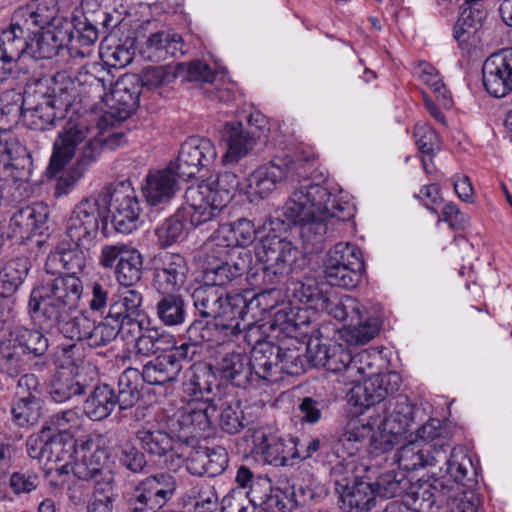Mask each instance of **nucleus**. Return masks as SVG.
Here are the masks:
<instances>
[{
    "mask_svg": "<svg viewBox=\"0 0 512 512\" xmlns=\"http://www.w3.org/2000/svg\"><path fill=\"white\" fill-rule=\"evenodd\" d=\"M347 209L348 203L337 200L328 188L318 183L300 185L291 193L281 214L270 216L264 224L268 232L260 238L256 250L258 260L277 267L285 265L286 272L291 273L298 249L287 240L288 230L299 226L304 249L319 253L332 221L350 217Z\"/></svg>",
    "mask_w": 512,
    "mask_h": 512,
    "instance_id": "f257e3e1",
    "label": "nucleus"
},
{
    "mask_svg": "<svg viewBox=\"0 0 512 512\" xmlns=\"http://www.w3.org/2000/svg\"><path fill=\"white\" fill-rule=\"evenodd\" d=\"M125 16V7L118 0H82L71 22L42 33L32 31L28 58L51 59L68 44L74 56L89 57L99 37L110 34Z\"/></svg>",
    "mask_w": 512,
    "mask_h": 512,
    "instance_id": "f03ea898",
    "label": "nucleus"
},
{
    "mask_svg": "<svg viewBox=\"0 0 512 512\" xmlns=\"http://www.w3.org/2000/svg\"><path fill=\"white\" fill-rule=\"evenodd\" d=\"M82 280L73 274H47L32 289L28 310L38 326L77 309L83 294Z\"/></svg>",
    "mask_w": 512,
    "mask_h": 512,
    "instance_id": "7ed1b4c3",
    "label": "nucleus"
},
{
    "mask_svg": "<svg viewBox=\"0 0 512 512\" xmlns=\"http://www.w3.org/2000/svg\"><path fill=\"white\" fill-rule=\"evenodd\" d=\"M89 133L90 129L86 125L73 124L71 121L58 133L48 165V172L52 176L61 172L76 156V162L68 172V185H74L83 177L89 166L97 160L103 147L102 141L95 136H89Z\"/></svg>",
    "mask_w": 512,
    "mask_h": 512,
    "instance_id": "20e7f679",
    "label": "nucleus"
},
{
    "mask_svg": "<svg viewBox=\"0 0 512 512\" xmlns=\"http://www.w3.org/2000/svg\"><path fill=\"white\" fill-rule=\"evenodd\" d=\"M308 300L315 309L346 323L343 337L349 344H366L379 332L378 318L369 316L366 308L352 296L318 292L310 295Z\"/></svg>",
    "mask_w": 512,
    "mask_h": 512,
    "instance_id": "39448f33",
    "label": "nucleus"
},
{
    "mask_svg": "<svg viewBox=\"0 0 512 512\" xmlns=\"http://www.w3.org/2000/svg\"><path fill=\"white\" fill-rule=\"evenodd\" d=\"M184 198L185 206L180 209L195 228L207 226L206 229H214L219 226L218 217L229 203L228 194L224 189L215 191L206 181L188 187Z\"/></svg>",
    "mask_w": 512,
    "mask_h": 512,
    "instance_id": "423d86ee",
    "label": "nucleus"
},
{
    "mask_svg": "<svg viewBox=\"0 0 512 512\" xmlns=\"http://www.w3.org/2000/svg\"><path fill=\"white\" fill-rule=\"evenodd\" d=\"M102 199L111 214V224L115 231L129 234L137 229L141 207L129 182L105 186L102 188Z\"/></svg>",
    "mask_w": 512,
    "mask_h": 512,
    "instance_id": "0eeeda50",
    "label": "nucleus"
},
{
    "mask_svg": "<svg viewBox=\"0 0 512 512\" xmlns=\"http://www.w3.org/2000/svg\"><path fill=\"white\" fill-rule=\"evenodd\" d=\"M35 97V116L39 117L37 131H46L56 127L57 122L65 118L69 107L75 99L74 83L68 81L55 87L37 86L32 90Z\"/></svg>",
    "mask_w": 512,
    "mask_h": 512,
    "instance_id": "6e6552de",
    "label": "nucleus"
},
{
    "mask_svg": "<svg viewBox=\"0 0 512 512\" xmlns=\"http://www.w3.org/2000/svg\"><path fill=\"white\" fill-rule=\"evenodd\" d=\"M366 368L364 382L354 385L346 394L348 402L364 408L380 404L388 395L397 392L401 384V377L396 372L378 374L373 370L371 362H367Z\"/></svg>",
    "mask_w": 512,
    "mask_h": 512,
    "instance_id": "1a4fd4ad",
    "label": "nucleus"
},
{
    "mask_svg": "<svg viewBox=\"0 0 512 512\" xmlns=\"http://www.w3.org/2000/svg\"><path fill=\"white\" fill-rule=\"evenodd\" d=\"M216 156V148L210 139L193 136L181 145L177 159L170 165L180 179L187 181L211 165Z\"/></svg>",
    "mask_w": 512,
    "mask_h": 512,
    "instance_id": "9d476101",
    "label": "nucleus"
},
{
    "mask_svg": "<svg viewBox=\"0 0 512 512\" xmlns=\"http://www.w3.org/2000/svg\"><path fill=\"white\" fill-rule=\"evenodd\" d=\"M135 438L142 450L157 458L169 456L181 459L189 449L187 446L188 436L183 441L181 437H174L165 429L150 422L136 431Z\"/></svg>",
    "mask_w": 512,
    "mask_h": 512,
    "instance_id": "9b49d317",
    "label": "nucleus"
},
{
    "mask_svg": "<svg viewBox=\"0 0 512 512\" xmlns=\"http://www.w3.org/2000/svg\"><path fill=\"white\" fill-rule=\"evenodd\" d=\"M248 190L252 196L267 198L282 182H299L294 167L284 159L276 158L268 164L254 170L247 179Z\"/></svg>",
    "mask_w": 512,
    "mask_h": 512,
    "instance_id": "f8f14e48",
    "label": "nucleus"
},
{
    "mask_svg": "<svg viewBox=\"0 0 512 512\" xmlns=\"http://www.w3.org/2000/svg\"><path fill=\"white\" fill-rule=\"evenodd\" d=\"M33 35L29 27L19 22H12L0 33V70L9 76L17 63L28 58L29 43Z\"/></svg>",
    "mask_w": 512,
    "mask_h": 512,
    "instance_id": "ddd939ff",
    "label": "nucleus"
},
{
    "mask_svg": "<svg viewBox=\"0 0 512 512\" xmlns=\"http://www.w3.org/2000/svg\"><path fill=\"white\" fill-rule=\"evenodd\" d=\"M49 208L43 202L19 208L9 221L7 237L18 242L42 235L48 230Z\"/></svg>",
    "mask_w": 512,
    "mask_h": 512,
    "instance_id": "4468645a",
    "label": "nucleus"
},
{
    "mask_svg": "<svg viewBox=\"0 0 512 512\" xmlns=\"http://www.w3.org/2000/svg\"><path fill=\"white\" fill-rule=\"evenodd\" d=\"M483 85L496 98L512 91V48L491 54L482 67Z\"/></svg>",
    "mask_w": 512,
    "mask_h": 512,
    "instance_id": "2eb2a0df",
    "label": "nucleus"
},
{
    "mask_svg": "<svg viewBox=\"0 0 512 512\" xmlns=\"http://www.w3.org/2000/svg\"><path fill=\"white\" fill-rule=\"evenodd\" d=\"M370 355L367 352L352 355L341 345L334 346L326 359L325 370L337 376V381L345 385L360 384L363 374L367 373V362Z\"/></svg>",
    "mask_w": 512,
    "mask_h": 512,
    "instance_id": "dca6fc26",
    "label": "nucleus"
},
{
    "mask_svg": "<svg viewBox=\"0 0 512 512\" xmlns=\"http://www.w3.org/2000/svg\"><path fill=\"white\" fill-rule=\"evenodd\" d=\"M154 265V284L158 292H174L185 284L189 268L182 255L160 253Z\"/></svg>",
    "mask_w": 512,
    "mask_h": 512,
    "instance_id": "f3484780",
    "label": "nucleus"
},
{
    "mask_svg": "<svg viewBox=\"0 0 512 512\" xmlns=\"http://www.w3.org/2000/svg\"><path fill=\"white\" fill-rule=\"evenodd\" d=\"M31 90L24 94L15 90H6L0 93V120L7 119L10 123H23L32 130L37 131L39 117L35 116L36 105Z\"/></svg>",
    "mask_w": 512,
    "mask_h": 512,
    "instance_id": "a211bd4d",
    "label": "nucleus"
},
{
    "mask_svg": "<svg viewBox=\"0 0 512 512\" xmlns=\"http://www.w3.org/2000/svg\"><path fill=\"white\" fill-rule=\"evenodd\" d=\"M85 443L81 444V452L85 450ZM80 450L77 448V441L68 431H55L51 428L49 434L47 465L48 470L55 471L60 475L69 474Z\"/></svg>",
    "mask_w": 512,
    "mask_h": 512,
    "instance_id": "6ab92c4d",
    "label": "nucleus"
},
{
    "mask_svg": "<svg viewBox=\"0 0 512 512\" xmlns=\"http://www.w3.org/2000/svg\"><path fill=\"white\" fill-rule=\"evenodd\" d=\"M245 307V298H236V302H233L231 308L213 318L217 328L218 342L231 340L247 329L245 337L251 344L252 338L259 334V326H255L251 322L245 323L247 316Z\"/></svg>",
    "mask_w": 512,
    "mask_h": 512,
    "instance_id": "aec40b11",
    "label": "nucleus"
},
{
    "mask_svg": "<svg viewBox=\"0 0 512 512\" xmlns=\"http://www.w3.org/2000/svg\"><path fill=\"white\" fill-rule=\"evenodd\" d=\"M178 179L180 178L170 164L164 169L150 171L142 186L147 204L158 207L169 203L179 189Z\"/></svg>",
    "mask_w": 512,
    "mask_h": 512,
    "instance_id": "412c9836",
    "label": "nucleus"
},
{
    "mask_svg": "<svg viewBox=\"0 0 512 512\" xmlns=\"http://www.w3.org/2000/svg\"><path fill=\"white\" fill-rule=\"evenodd\" d=\"M250 362L247 353L232 351L220 357L213 367L221 379L235 387L247 389L256 384V376L253 374Z\"/></svg>",
    "mask_w": 512,
    "mask_h": 512,
    "instance_id": "4be33fe9",
    "label": "nucleus"
},
{
    "mask_svg": "<svg viewBox=\"0 0 512 512\" xmlns=\"http://www.w3.org/2000/svg\"><path fill=\"white\" fill-rule=\"evenodd\" d=\"M32 173V156L23 145L16 146V151L0 166V175L3 180L23 190L20 198L29 197L32 192L30 185Z\"/></svg>",
    "mask_w": 512,
    "mask_h": 512,
    "instance_id": "5701e85b",
    "label": "nucleus"
},
{
    "mask_svg": "<svg viewBox=\"0 0 512 512\" xmlns=\"http://www.w3.org/2000/svg\"><path fill=\"white\" fill-rule=\"evenodd\" d=\"M89 251V248L79 247L62 239L47 257L46 274H57L62 268L69 271L68 274L76 276L86 267Z\"/></svg>",
    "mask_w": 512,
    "mask_h": 512,
    "instance_id": "b1692460",
    "label": "nucleus"
},
{
    "mask_svg": "<svg viewBox=\"0 0 512 512\" xmlns=\"http://www.w3.org/2000/svg\"><path fill=\"white\" fill-rule=\"evenodd\" d=\"M318 292L323 293L322 291L315 290L305 295L309 307L293 306L289 302L280 304L273 314V325L288 334L295 333L296 336H294V338L297 336L306 337L309 332V326L312 323L311 316L315 314L311 311V308L315 311H319L314 308L313 303L310 302L308 298L310 295Z\"/></svg>",
    "mask_w": 512,
    "mask_h": 512,
    "instance_id": "393cba45",
    "label": "nucleus"
},
{
    "mask_svg": "<svg viewBox=\"0 0 512 512\" xmlns=\"http://www.w3.org/2000/svg\"><path fill=\"white\" fill-rule=\"evenodd\" d=\"M251 344L253 348L249 358L253 374L256 376V384L260 379L269 382L281 380V376H278V361L281 351L278 349V345L256 336L252 338Z\"/></svg>",
    "mask_w": 512,
    "mask_h": 512,
    "instance_id": "a878e982",
    "label": "nucleus"
},
{
    "mask_svg": "<svg viewBox=\"0 0 512 512\" xmlns=\"http://www.w3.org/2000/svg\"><path fill=\"white\" fill-rule=\"evenodd\" d=\"M141 91L138 76L125 75L114 84L107 99L108 106L115 111L118 118L125 119L139 106Z\"/></svg>",
    "mask_w": 512,
    "mask_h": 512,
    "instance_id": "bb28decb",
    "label": "nucleus"
},
{
    "mask_svg": "<svg viewBox=\"0 0 512 512\" xmlns=\"http://www.w3.org/2000/svg\"><path fill=\"white\" fill-rule=\"evenodd\" d=\"M182 37L176 33L160 31L150 34L140 48L141 56L150 62L182 57L187 51Z\"/></svg>",
    "mask_w": 512,
    "mask_h": 512,
    "instance_id": "cd10ccee",
    "label": "nucleus"
},
{
    "mask_svg": "<svg viewBox=\"0 0 512 512\" xmlns=\"http://www.w3.org/2000/svg\"><path fill=\"white\" fill-rule=\"evenodd\" d=\"M371 480L356 478L351 484L336 483L343 512H368L376 506L377 498Z\"/></svg>",
    "mask_w": 512,
    "mask_h": 512,
    "instance_id": "c85d7f7f",
    "label": "nucleus"
},
{
    "mask_svg": "<svg viewBox=\"0 0 512 512\" xmlns=\"http://www.w3.org/2000/svg\"><path fill=\"white\" fill-rule=\"evenodd\" d=\"M236 298H245L241 294L230 295L226 288L201 284L192 293L193 304L203 318H214L232 307Z\"/></svg>",
    "mask_w": 512,
    "mask_h": 512,
    "instance_id": "c756f323",
    "label": "nucleus"
},
{
    "mask_svg": "<svg viewBox=\"0 0 512 512\" xmlns=\"http://www.w3.org/2000/svg\"><path fill=\"white\" fill-rule=\"evenodd\" d=\"M218 403L208 398L203 401H190L179 416L178 422L191 436L210 431L217 418Z\"/></svg>",
    "mask_w": 512,
    "mask_h": 512,
    "instance_id": "7c9ffc66",
    "label": "nucleus"
},
{
    "mask_svg": "<svg viewBox=\"0 0 512 512\" xmlns=\"http://www.w3.org/2000/svg\"><path fill=\"white\" fill-rule=\"evenodd\" d=\"M218 388L217 373L210 363H199L191 368V375L183 383L184 393L190 401H203L205 398L211 402H219L213 394V389Z\"/></svg>",
    "mask_w": 512,
    "mask_h": 512,
    "instance_id": "2f4dec72",
    "label": "nucleus"
},
{
    "mask_svg": "<svg viewBox=\"0 0 512 512\" xmlns=\"http://www.w3.org/2000/svg\"><path fill=\"white\" fill-rule=\"evenodd\" d=\"M252 442V451L261 455L266 463L275 467L288 465L291 452L288 439L258 429L252 434Z\"/></svg>",
    "mask_w": 512,
    "mask_h": 512,
    "instance_id": "473e14b6",
    "label": "nucleus"
},
{
    "mask_svg": "<svg viewBox=\"0 0 512 512\" xmlns=\"http://www.w3.org/2000/svg\"><path fill=\"white\" fill-rule=\"evenodd\" d=\"M222 138L227 143V151L222 159L224 166L239 162L256 143L255 131L244 128L241 123H226Z\"/></svg>",
    "mask_w": 512,
    "mask_h": 512,
    "instance_id": "72a5a7b5",
    "label": "nucleus"
},
{
    "mask_svg": "<svg viewBox=\"0 0 512 512\" xmlns=\"http://www.w3.org/2000/svg\"><path fill=\"white\" fill-rule=\"evenodd\" d=\"M487 16L482 0H465L460 7L458 20L453 28L454 39L463 45L469 43L471 38L482 27Z\"/></svg>",
    "mask_w": 512,
    "mask_h": 512,
    "instance_id": "f704fd0d",
    "label": "nucleus"
},
{
    "mask_svg": "<svg viewBox=\"0 0 512 512\" xmlns=\"http://www.w3.org/2000/svg\"><path fill=\"white\" fill-rule=\"evenodd\" d=\"M71 313L64 312V315L47 321L39 328L41 331L59 332L67 339L87 344L93 321L84 314L71 317Z\"/></svg>",
    "mask_w": 512,
    "mask_h": 512,
    "instance_id": "c9c22d12",
    "label": "nucleus"
},
{
    "mask_svg": "<svg viewBox=\"0 0 512 512\" xmlns=\"http://www.w3.org/2000/svg\"><path fill=\"white\" fill-rule=\"evenodd\" d=\"M176 478L166 472L150 475L141 480L135 488L141 492L154 507L161 509L176 492Z\"/></svg>",
    "mask_w": 512,
    "mask_h": 512,
    "instance_id": "e433bc0d",
    "label": "nucleus"
},
{
    "mask_svg": "<svg viewBox=\"0 0 512 512\" xmlns=\"http://www.w3.org/2000/svg\"><path fill=\"white\" fill-rule=\"evenodd\" d=\"M384 417L381 422L385 429L394 434H404L414 422V406L404 395L389 398L383 405Z\"/></svg>",
    "mask_w": 512,
    "mask_h": 512,
    "instance_id": "4c0bfd02",
    "label": "nucleus"
},
{
    "mask_svg": "<svg viewBox=\"0 0 512 512\" xmlns=\"http://www.w3.org/2000/svg\"><path fill=\"white\" fill-rule=\"evenodd\" d=\"M182 369V364L164 353L144 364L140 376L149 385H165L175 382Z\"/></svg>",
    "mask_w": 512,
    "mask_h": 512,
    "instance_id": "58836bf2",
    "label": "nucleus"
},
{
    "mask_svg": "<svg viewBox=\"0 0 512 512\" xmlns=\"http://www.w3.org/2000/svg\"><path fill=\"white\" fill-rule=\"evenodd\" d=\"M245 271V262L230 263L216 256H208L207 264L203 270V285L225 288Z\"/></svg>",
    "mask_w": 512,
    "mask_h": 512,
    "instance_id": "ea45409f",
    "label": "nucleus"
},
{
    "mask_svg": "<svg viewBox=\"0 0 512 512\" xmlns=\"http://www.w3.org/2000/svg\"><path fill=\"white\" fill-rule=\"evenodd\" d=\"M32 263L27 256H18L5 261L0 268V296H13L24 283Z\"/></svg>",
    "mask_w": 512,
    "mask_h": 512,
    "instance_id": "a19ab883",
    "label": "nucleus"
},
{
    "mask_svg": "<svg viewBox=\"0 0 512 512\" xmlns=\"http://www.w3.org/2000/svg\"><path fill=\"white\" fill-rule=\"evenodd\" d=\"M281 349L278 361V376L285 373L291 376L301 375L308 370V361L305 358V343L291 337L278 345Z\"/></svg>",
    "mask_w": 512,
    "mask_h": 512,
    "instance_id": "79ce46f5",
    "label": "nucleus"
},
{
    "mask_svg": "<svg viewBox=\"0 0 512 512\" xmlns=\"http://www.w3.org/2000/svg\"><path fill=\"white\" fill-rule=\"evenodd\" d=\"M402 470L414 471L439 461V452L433 454L429 449L422 447L419 441H409L400 447L392 458Z\"/></svg>",
    "mask_w": 512,
    "mask_h": 512,
    "instance_id": "37998d69",
    "label": "nucleus"
},
{
    "mask_svg": "<svg viewBox=\"0 0 512 512\" xmlns=\"http://www.w3.org/2000/svg\"><path fill=\"white\" fill-rule=\"evenodd\" d=\"M114 398L120 411L135 406L142 398V384L140 371L136 368H127L118 377Z\"/></svg>",
    "mask_w": 512,
    "mask_h": 512,
    "instance_id": "c03bdc74",
    "label": "nucleus"
},
{
    "mask_svg": "<svg viewBox=\"0 0 512 512\" xmlns=\"http://www.w3.org/2000/svg\"><path fill=\"white\" fill-rule=\"evenodd\" d=\"M160 299L155 305L159 321L168 327L182 325L187 317V303L185 298L174 292H159Z\"/></svg>",
    "mask_w": 512,
    "mask_h": 512,
    "instance_id": "a18cd8bd",
    "label": "nucleus"
},
{
    "mask_svg": "<svg viewBox=\"0 0 512 512\" xmlns=\"http://www.w3.org/2000/svg\"><path fill=\"white\" fill-rule=\"evenodd\" d=\"M102 190L95 195L82 199L72 210L70 217L97 229L102 225L105 232L107 228L108 210L102 201Z\"/></svg>",
    "mask_w": 512,
    "mask_h": 512,
    "instance_id": "49530a36",
    "label": "nucleus"
},
{
    "mask_svg": "<svg viewBox=\"0 0 512 512\" xmlns=\"http://www.w3.org/2000/svg\"><path fill=\"white\" fill-rule=\"evenodd\" d=\"M118 407L114 398V388L108 384L94 387L83 404L85 415L93 421H101L111 415Z\"/></svg>",
    "mask_w": 512,
    "mask_h": 512,
    "instance_id": "de8ad7c7",
    "label": "nucleus"
},
{
    "mask_svg": "<svg viewBox=\"0 0 512 512\" xmlns=\"http://www.w3.org/2000/svg\"><path fill=\"white\" fill-rule=\"evenodd\" d=\"M120 489L113 474H106L102 482L93 485V492L87 503V512H113Z\"/></svg>",
    "mask_w": 512,
    "mask_h": 512,
    "instance_id": "09e8293b",
    "label": "nucleus"
},
{
    "mask_svg": "<svg viewBox=\"0 0 512 512\" xmlns=\"http://www.w3.org/2000/svg\"><path fill=\"white\" fill-rule=\"evenodd\" d=\"M104 451L96 449L93 452H84L81 459L76 457L70 472L83 481H92L93 485L102 482L106 474H112L111 471L104 469L101 459L104 457Z\"/></svg>",
    "mask_w": 512,
    "mask_h": 512,
    "instance_id": "8fccbe9b",
    "label": "nucleus"
},
{
    "mask_svg": "<svg viewBox=\"0 0 512 512\" xmlns=\"http://www.w3.org/2000/svg\"><path fill=\"white\" fill-rule=\"evenodd\" d=\"M371 483L376 498L380 499L401 496L410 487V479L402 470L382 471Z\"/></svg>",
    "mask_w": 512,
    "mask_h": 512,
    "instance_id": "3c124183",
    "label": "nucleus"
},
{
    "mask_svg": "<svg viewBox=\"0 0 512 512\" xmlns=\"http://www.w3.org/2000/svg\"><path fill=\"white\" fill-rule=\"evenodd\" d=\"M372 430L373 425L370 422H364L358 418L351 419L336 436V451L339 453L342 447L348 455H353L358 449L356 445L369 440Z\"/></svg>",
    "mask_w": 512,
    "mask_h": 512,
    "instance_id": "603ef678",
    "label": "nucleus"
},
{
    "mask_svg": "<svg viewBox=\"0 0 512 512\" xmlns=\"http://www.w3.org/2000/svg\"><path fill=\"white\" fill-rule=\"evenodd\" d=\"M25 366V355L8 332L0 340V371L10 377H15L25 369Z\"/></svg>",
    "mask_w": 512,
    "mask_h": 512,
    "instance_id": "864d4df0",
    "label": "nucleus"
},
{
    "mask_svg": "<svg viewBox=\"0 0 512 512\" xmlns=\"http://www.w3.org/2000/svg\"><path fill=\"white\" fill-rule=\"evenodd\" d=\"M256 230L253 223L245 218H240L232 224L221 225L217 230L215 239L227 241L226 247H246L254 242Z\"/></svg>",
    "mask_w": 512,
    "mask_h": 512,
    "instance_id": "5fc2aeb1",
    "label": "nucleus"
},
{
    "mask_svg": "<svg viewBox=\"0 0 512 512\" xmlns=\"http://www.w3.org/2000/svg\"><path fill=\"white\" fill-rule=\"evenodd\" d=\"M182 64L147 66L143 68L138 76L139 85L147 90H156L168 86L178 77V71Z\"/></svg>",
    "mask_w": 512,
    "mask_h": 512,
    "instance_id": "6e6d98bb",
    "label": "nucleus"
},
{
    "mask_svg": "<svg viewBox=\"0 0 512 512\" xmlns=\"http://www.w3.org/2000/svg\"><path fill=\"white\" fill-rule=\"evenodd\" d=\"M11 414L13 422L19 427L33 426L43 416L42 400L38 395H22L13 405Z\"/></svg>",
    "mask_w": 512,
    "mask_h": 512,
    "instance_id": "4d7b16f0",
    "label": "nucleus"
},
{
    "mask_svg": "<svg viewBox=\"0 0 512 512\" xmlns=\"http://www.w3.org/2000/svg\"><path fill=\"white\" fill-rule=\"evenodd\" d=\"M9 333L20 346L24 355L31 354L34 357H41L48 350V339L40 330L19 326L9 331Z\"/></svg>",
    "mask_w": 512,
    "mask_h": 512,
    "instance_id": "13d9d810",
    "label": "nucleus"
},
{
    "mask_svg": "<svg viewBox=\"0 0 512 512\" xmlns=\"http://www.w3.org/2000/svg\"><path fill=\"white\" fill-rule=\"evenodd\" d=\"M86 386L81 384L64 370H59L51 380L49 394L56 403H63L74 396L85 393Z\"/></svg>",
    "mask_w": 512,
    "mask_h": 512,
    "instance_id": "bf43d9fd",
    "label": "nucleus"
},
{
    "mask_svg": "<svg viewBox=\"0 0 512 512\" xmlns=\"http://www.w3.org/2000/svg\"><path fill=\"white\" fill-rule=\"evenodd\" d=\"M143 259L142 255L135 248L131 250L122 261L116 264L114 276L117 282L124 287H131L138 283L142 278Z\"/></svg>",
    "mask_w": 512,
    "mask_h": 512,
    "instance_id": "052dcab7",
    "label": "nucleus"
},
{
    "mask_svg": "<svg viewBox=\"0 0 512 512\" xmlns=\"http://www.w3.org/2000/svg\"><path fill=\"white\" fill-rule=\"evenodd\" d=\"M58 9L55 0H33L20 13L25 17L23 24L28 27L29 22L43 29L51 25L57 15Z\"/></svg>",
    "mask_w": 512,
    "mask_h": 512,
    "instance_id": "680f3d73",
    "label": "nucleus"
},
{
    "mask_svg": "<svg viewBox=\"0 0 512 512\" xmlns=\"http://www.w3.org/2000/svg\"><path fill=\"white\" fill-rule=\"evenodd\" d=\"M364 267L350 265L323 264V273L327 283L331 286L350 289L356 287L362 277Z\"/></svg>",
    "mask_w": 512,
    "mask_h": 512,
    "instance_id": "e2e57ef3",
    "label": "nucleus"
},
{
    "mask_svg": "<svg viewBox=\"0 0 512 512\" xmlns=\"http://www.w3.org/2000/svg\"><path fill=\"white\" fill-rule=\"evenodd\" d=\"M188 218L179 208L177 212L156 229L155 233L161 247H169L184 240L187 236V228L184 219Z\"/></svg>",
    "mask_w": 512,
    "mask_h": 512,
    "instance_id": "0e129e2a",
    "label": "nucleus"
},
{
    "mask_svg": "<svg viewBox=\"0 0 512 512\" xmlns=\"http://www.w3.org/2000/svg\"><path fill=\"white\" fill-rule=\"evenodd\" d=\"M405 503L407 508L414 512H432L434 498L429 481L418 480L405 491Z\"/></svg>",
    "mask_w": 512,
    "mask_h": 512,
    "instance_id": "69168bd1",
    "label": "nucleus"
},
{
    "mask_svg": "<svg viewBox=\"0 0 512 512\" xmlns=\"http://www.w3.org/2000/svg\"><path fill=\"white\" fill-rule=\"evenodd\" d=\"M447 474L459 485L469 486L467 482L471 481L469 474H473V464L466 455L463 448H454L446 459Z\"/></svg>",
    "mask_w": 512,
    "mask_h": 512,
    "instance_id": "338daca9",
    "label": "nucleus"
},
{
    "mask_svg": "<svg viewBox=\"0 0 512 512\" xmlns=\"http://www.w3.org/2000/svg\"><path fill=\"white\" fill-rule=\"evenodd\" d=\"M323 264H334L339 266L350 265L364 267V261L360 249L351 244L339 242L335 244L325 256Z\"/></svg>",
    "mask_w": 512,
    "mask_h": 512,
    "instance_id": "774afa93",
    "label": "nucleus"
}]
</instances>
